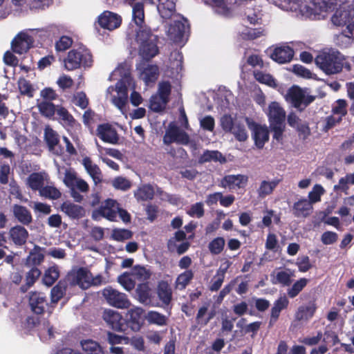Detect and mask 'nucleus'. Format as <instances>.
Instances as JSON below:
<instances>
[{
    "label": "nucleus",
    "mask_w": 354,
    "mask_h": 354,
    "mask_svg": "<svg viewBox=\"0 0 354 354\" xmlns=\"http://www.w3.org/2000/svg\"><path fill=\"white\" fill-rule=\"evenodd\" d=\"M315 63L326 75H334L342 72L343 68L351 70V64L337 50L329 48L321 51L315 57Z\"/></svg>",
    "instance_id": "nucleus-1"
},
{
    "label": "nucleus",
    "mask_w": 354,
    "mask_h": 354,
    "mask_svg": "<svg viewBox=\"0 0 354 354\" xmlns=\"http://www.w3.org/2000/svg\"><path fill=\"white\" fill-rule=\"evenodd\" d=\"M157 294L162 306H169L172 300V289L166 281H160L157 286Z\"/></svg>",
    "instance_id": "nucleus-30"
},
{
    "label": "nucleus",
    "mask_w": 354,
    "mask_h": 354,
    "mask_svg": "<svg viewBox=\"0 0 354 354\" xmlns=\"http://www.w3.org/2000/svg\"><path fill=\"white\" fill-rule=\"evenodd\" d=\"M133 274L137 280L148 282V280L151 278V272L144 266H136L133 268Z\"/></svg>",
    "instance_id": "nucleus-53"
},
{
    "label": "nucleus",
    "mask_w": 354,
    "mask_h": 354,
    "mask_svg": "<svg viewBox=\"0 0 354 354\" xmlns=\"http://www.w3.org/2000/svg\"><path fill=\"white\" fill-rule=\"evenodd\" d=\"M307 284V279H300L297 281L288 290V295L290 298H294L303 290Z\"/></svg>",
    "instance_id": "nucleus-61"
},
{
    "label": "nucleus",
    "mask_w": 354,
    "mask_h": 354,
    "mask_svg": "<svg viewBox=\"0 0 354 354\" xmlns=\"http://www.w3.org/2000/svg\"><path fill=\"white\" fill-rule=\"evenodd\" d=\"M13 216L19 223L24 225H29L33 218L30 211L25 206L15 204L12 207Z\"/></svg>",
    "instance_id": "nucleus-27"
},
{
    "label": "nucleus",
    "mask_w": 354,
    "mask_h": 354,
    "mask_svg": "<svg viewBox=\"0 0 354 354\" xmlns=\"http://www.w3.org/2000/svg\"><path fill=\"white\" fill-rule=\"evenodd\" d=\"M133 19L137 26H142L145 20L144 5L141 2L136 3L133 6Z\"/></svg>",
    "instance_id": "nucleus-50"
},
{
    "label": "nucleus",
    "mask_w": 354,
    "mask_h": 354,
    "mask_svg": "<svg viewBox=\"0 0 354 354\" xmlns=\"http://www.w3.org/2000/svg\"><path fill=\"white\" fill-rule=\"evenodd\" d=\"M281 181V179L279 178H275L272 181L263 180L257 190L259 196L265 197L271 194Z\"/></svg>",
    "instance_id": "nucleus-40"
},
{
    "label": "nucleus",
    "mask_w": 354,
    "mask_h": 354,
    "mask_svg": "<svg viewBox=\"0 0 354 354\" xmlns=\"http://www.w3.org/2000/svg\"><path fill=\"white\" fill-rule=\"evenodd\" d=\"M331 21L336 26H346V30L337 36V41L344 38L351 40L354 37L353 8H344L342 7L337 8L331 17Z\"/></svg>",
    "instance_id": "nucleus-3"
},
{
    "label": "nucleus",
    "mask_w": 354,
    "mask_h": 354,
    "mask_svg": "<svg viewBox=\"0 0 354 354\" xmlns=\"http://www.w3.org/2000/svg\"><path fill=\"white\" fill-rule=\"evenodd\" d=\"M194 273L192 270H187L178 275L174 285L175 288L179 290H183L194 279Z\"/></svg>",
    "instance_id": "nucleus-36"
},
{
    "label": "nucleus",
    "mask_w": 354,
    "mask_h": 354,
    "mask_svg": "<svg viewBox=\"0 0 354 354\" xmlns=\"http://www.w3.org/2000/svg\"><path fill=\"white\" fill-rule=\"evenodd\" d=\"M294 50L288 46L277 47L271 54V58L279 64L290 62L294 56Z\"/></svg>",
    "instance_id": "nucleus-25"
},
{
    "label": "nucleus",
    "mask_w": 354,
    "mask_h": 354,
    "mask_svg": "<svg viewBox=\"0 0 354 354\" xmlns=\"http://www.w3.org/2000/svg\"><path fill=\"white\" fill-rule=\"evenodd\" d=\"M299 121V117L294 112H290L287 117L288 124L292 127L297 128L299 132V136L304 134V138H306V134H308L310 129L308 124H300Z\"/></svg>",
    "instance_id": "nucleus-39"
},
{
    "label": "nucleus",
    "mask_w": 354,
    "mask_h": 354,
    "mask_svg": "<svg viewBox=\"0 0 354 354\" xmlns=\"http://www.w3.org/2000/svg\"><path fill=\"white\" fill-rule=\"evenodd\" d=\"M134 195L138 201H147L153 198L154 189L151 185H144L137 189Z\"/></svg>",
    "instance_id": "nucleus-43"
},
{
    "label": "nucleus",
    "mask_w": 354,
    "mask_h": 354,
    "mask_svg": "<svg viewBox=\"0 0 354 354\" xmlns=\"http://www.w3.org/2000/svg\"><path fill=\"white\" fill-rule=\"evenodd\" d=\"M189 30V25L187 19L182 17V20L174 21L169 28L168 32L175 43H180L187 31Z\"/></svg>",
    "instance_id": "nucleus-19"
},
{
    "label": "nucleus",
    "mask_w": 354,
    "mask_h": 354,
    "mask_svg": "<svg viewBox=\"0 0 354 354\" xmlns=\"http://www.w3.org/2000/svg\"><path fill=\"white\" fill-rule=\"evenodd\" d=\"M336 6L337 0H311V15H314L313 19H324Z\"/></svg>",
    "instance_id": "nucleus-12"
},
{
    "label": "nucleus",
    "mask_w": 354,
    "mask_h": 354,
    "mask_svg": "<svg viewBox=\"0 0 354 354\" xmlns=\"http://www.w3.org/2000/svg\"><path fill=\"white\" fill-rule=\"evenodd\" d=\"M122 17L117 13L105 10L98 17V24L101 28L113 30L122 24Z\"/></svg>",
    "instance_id": "nucleus-15"
},
{
    "label": "nucleus",
    "mask_w": 354,
    "mask_h": 354,
    "mask_svg": "<svg viewBox=\"0 0 354 354\" xmlns=\"http://www.w3.org/2000/svg\"><path fill=\"white\" fill-rule=\"evenodd\" d=\"M37 108L41 115L46 118L51 119L57 111V105L52 102L41 101L37 104Z\"/></svg>",
    "instance_id": "nucleus-41"
},
{
    "label": "nucleus",
    "mask_w": 354,
    "mask_h": 354,
    "mask_svg": "<svg viewBox=\"0 0 354 354\" xmlns=\"http://www.w3.org/2000/svg\"><path fill=\"white\" fill-rule=\"evenodd\" d=\"M73 44V39L68 36H62L55 43V49L57 51H65Z\"/></svg>",
    "instance_id": "nucleus-64"
},
{
    "label": "nucleus",
    "mask_w": 354,
    "mask_h": 354,
    "mask_svg": "<svg viewBox=\"0 0 354 354\" xmlns=\"http://www.w3.org/2000/svg\"><path fill=\"white\" fill-rule=\"evenodd\" d=\"M187 214L191 217L201 218L204 216L205 210L203 203L198 202L191 205Z\"/></svg>",
    "instance_id": "nucleus-62"
},
{
    "label": "nucleus",
    "mask_w": 354,
    "mask_h": 354,
    "mask_svg": "<svg viewBox=\"0 0 354 354\" xmlns=\"http://www.w3.org/2000/svg\"><path fill=\"white\" fill-rule=\"evenodd\" d=\"M55 115L56 119L66 129H73L77 123L73 115L62 105H57Z\"/></svg>",
    "instance_id": "nucleus-24"
},
{
    "label": "nucleus",
    "mask_w": 354,
    "mask_h": 354,
    "mask_svg": "<svg viewBox=\"0 0 354 354\" xmlns=\"http://www.w3.org/2000/svg\"><path fill=\"white\" fill-rule=\"evenodd\" d=\"M44 248L35 245L26 258V266L37 268L44 260Z\"/></svg>",
    "instance_id": "nucleus-32"
},
{
    "label": "nucleus",
    "mask_w": 354,
    "mask_h": 354,
    "mask_svg": "<svg viewBox=\"0 0 354 354\" xmlns=\"http://www.w3.org/2000/svg\"><path fill=\"white\" fill-rule=\"evenodd\" d=\"M248 181V177L243 174L225 175L220 181L219 186L230 190L243 189Z\"/></svg>",
    "instance_id": "nucleus-13"
},
{
    "label": "nucleus",
    "mask_w": 354,
    "mask_h": 354,
    "mask_svg": "<svg viewBox=\"0 0 354 354\" xmlns=\"http://www.w3.org/2000/svg\"><path fill=\"white\" fill-rule=\"evenodd\" d=\"M231 133H233L235 138L240 142H244L248 138L245 127L243 124H235Z\"/></svg>",
    "instance_id": "nucleus-59"
},
{
    "label": "nucleus",
    "mask_w": 354,
    "mask_h": 354,
    "mask_svg": "<svg viewBox=\"0 0 354 354\" xmlns=\"http://www.w3.org/2000/svg\"><path fill=\"white\" fill-rule=\"evenodd\" d=\"M44 138L50 151L57 156L64 153V149L59 145V136L55 130L49 127H46L44 130Z\"/></svg>",
    "instance_id": "nucleus-17"
},
{
    "label": "nucleus",
    "mask_w": 354,
    "mask_h": 354,
    "mask_svg": "<svg viewBox=\"0 0 354 354\" xmlns=\"http://www.w3.org/2000/svg\"><path fill=\"white\" fill-rule=\"evenodd\" d=\"M64 62L67 71L88 68L93 66V57L91 50L86 46L81 44L68 51Z\"/></svg>",
    "instance_id": "nucleus-2"
},
{
    "label": "nucleus",
    "mask_w": 354,
    "mask_h": 354,
    "mask_svg": "<svg viewBox=\"0 0 354 354\" xmlns=\"http://www.w3.org/2000/svg\"><path fill=\"white\" fill-rule=\"evenodd\" d=\"M289 304L288 299L285 297H280L278 299H277L274 306L271 309V315L270 319V325H272L273 323L276 322L278 319L280 313L282 310L286 309Z\"/></svg>",
    "instance_id": "nucleus-34"
},
{
    "label": "nucleus",
    "mask_w": 354,
    "mask_h": 354,
    "mask_svg": "<svg viewBox=\"0 0 354 354\" xmlns=\"http://www.w3.org/2000/svg\"><path fill=\"white\" fill-rule=\"evenodd\" d=\"M292 212L298 218L308 216L310 214V200L303 198L295 203Z\"/></svg>",
    "instance_id": "nucleus-37"
},
{
    "label": "nucleus",
    "mask_w": 354,
    "mask_h": 354,
    "mask_svg": "<svg viewBox=\"0 0 354 354\" xmlns=\"http://www.w3.org/2000/svg\"><path fill=\"white\" fill-rule=\"evenodd\" d=\"M254 76L256 80L261 84H265L270 86H275V80L273 77L267 73H264L262 71H257L254 72Z\"/></svg>",
    "instance_id": "nucleus-56"
},
{
    "label": "nucleus",
    "mask_w": 354,
    "mask_h": 354,
    "mask_svg": "<svg viewBox=\"0 0 354 354\" xmlns=\"http://www.w3.org/2000/svg\"><path fill=\"white\" fill-rule=\"evenodd\" d=\"M61 209L72 219H79L85 215V210L82 206L68 201L62 204Z\"/></svg>",
    "instance_id": "nucleus-31"
},
{
    "label": "nucleus",
    "mask_w": 354,
    "mask_h": 354,
    "mask_svg": "<svg viewBox=\"0 0 354 354\" xmlns=\"http://www.w3.org/2000/svg\"><path fill=\"white\" fill-rule=\"evenodd\" d=\"M82 165L95 185L102 181L103 176L100 168L96 164L93 163L90 157H84L82 159Z\"/></svg>",
    "instance_id": "nucleus-29"
},
{
    "label": "nucleus",
    "mask_w": 354,
    "mask_h": 354,
    "mask_svg": "<svg viewBox=\"0 0 354 354\" xmlns=\"http://www.w3.org/2000/svg\"><path fill=\"white\" fill-rule=\"evenodd\" d=\"M102 295L106 302L111 306L120 308H129L131 303L125 293L114 289L111 286H107L102 290Z\"/></svg>",
    "instance_id": "nucleus-6"
},
{
    "label": "nucleus",
    "mask_w": 354,
    "mask_h": 354,
    "mask_svg": "<svg viewBox=\"0 0 354 354\" xmlns=\"http://www.w3.org/2000/svg\"><path fill=\"white\" fill-rule=\"evenodd\" d=\"M145 311L142 308L136 307L127 313V330L130 328L133 331H139L144 324Z\"/></svg>",
    "instance_id": "nucleus-16"
},
{
    "label": "nucleus",
    "mask_w": 354,
    "mask_h": 354,
    "mask_svg": "<svg viewBox=\"0 0 354 354\" xmlns=\"http://www.w3.org/2000/svg\"><path fill=\"white\" fill-rule=\"evenodd\" d=\"M65 281H59L50 290V308L54 309L58 301L64 296L66 291Z\"/></svg>",
    "instance_id": "nucleus-33"
},
{
    "label": "nucleus",
    "mask_w": 354,
    "mask_h": 354,
    "mask_svg": "<svg viewBox=\"0 0 354 354\" xmlns=\"http://www.w3.org/2000/svg\"><path fill=\"white\" fill-rule=\"evenodd\" d=\"M270 124H285L286 111L277 102L270 103L268 107Z\"/></svg>",
    "instance_id": "nucleus-23"
},
{
    "label": "nucleus",
    "mask_w": 354,
    "mask_h": 354,
    "mask_svg": "<svg viewBox=\"0 0 354 354\" xmlns=\"http://www.w3.org/2000/svg\"><path fill=\"white\" fill-rule=\"evenodd\" d=\"M91 272L86 267H80L71 270L66 276V280L71 286H79L82 289L91 287Z\"/></svg>",
    "instance_id": "nucleus-8"
},
{
    "label": "nucleus",
    "mask_w": 354,
    "mask_h": 354,
    "mask_svg": "<svg viewBox=\"0 0 354 354\" xmlns=\"http://www.w3.org/2000/svg\"><path fill=\"white\" fill-rule=\"evenodd\" d=\"M171 93V84L169 81H162L158 83L156 94L165 101V99L169 102V97Z\"/></svg>",
    "instance_id": "nucleus-52"
},
{
    "label": "nucleus",
    "mask_w": 354,
    "mask_h": 354,
    "mask_svg": "<svg viewBox=\"0 0 354 354\" xmlns=\"http://www.w3.org/2000/svg\"><path fill=\"white\" fill-rule=\"evenodd\" d=\"M189 137L188 134L179 129L174 122L169 124L165 134L163 136V142L165 145H170L173 142H179L183 145L188 144Z\"/></svg>",
    "instance_id": "nucleus-10"
},
{
    "label": "nucleus",
    "mask_w": 354,
    "mask_h": 354,
    "mask_svg": "<svg viewBox=\"0 0 354 354\" xmlns=\"http://www.w3.org/2000/svg\"><path fill=\"white\" fill-rule=\"evenodd\" d=\"M41 274V270L37 267H32L26 274V283L20 287V291L26 292L36 282Z\"/></svg>",
    "instance_id": "nucleus-35"
},
{
    "label": "nucleus",
    "mask_w": 354,
    "mask_h": 354,
    "mask_svg": "<svg viewBox=\"0 0 354 354\" xmlns=\"http://www.w3.org/2000/svg\"><path fill=\"white\" fill-rule=\"evenodd\" d=\"M82 349L88 354H104L101 346L95 341L86 339L81 342Z\"/></svg>",
    "instance_id": "nucleus-45"
},
{
    "label": "nucleus",
    "mask_w": 354,
    "mask_h": 354,
    "mask_svg": "<svg viewBox=\"0 0 354 354\" xmlns=\"http://www.w3.org/2000/svg\"><path fill=\"white\" fill-rule=\"evenodd\" d=\"M158 37L150 30L142 29L137 33V41L139 43V55L145 61H150L159 53Z\"/></svg>",
    "instance_id": "nucleus-4"
},
{
    "label": "nucleus",
    "mask_w": 354,
    "mask_h": 354,
    "mask_svg": "<svg viewBox=\"0 0 354 354\" xmlns=\"http://www.w3.org/2000/svg\"><path fill=\"white\" fill-rule=\"evenodd\" d=\"M9 235L15 245L22 246L26 243L29 234L24 226L17 225L10 229Z\"/></svg>",
    "instance_id": "nucleus-28"
},
{
    "label": "nucleus",
    "mask_w": 354,
    "mask_h": 354,
    "mask_svg": "<svg viewBox=\"0 0 354 354\" xmlns=\"http://www.w3.org/2000/svg\"><path fill=\"white\" fill-rule=\"evenodd\" d=\"M28 306L31 312L35 315H43L46 308L49 314L53 313L50 304L48 303L45 293L38 291H31L28 294Z\"/></svg>",
    "instance_id": "nucleus-7"
},
{
    "label": "nucleus",
    "mask_w": 354,
    "mask_h": 354,
    "mask_svg": "<svg viewBox=\"0 0 354 354\" xmlns=\"http://www.w3.org/2000/svg\"><path fill=\"white\" fill-rule=\"evenodd\" d=\"M273 283H281L284 286H288L291 284V274L286 271L278 272L275 277V281H272Z\"/></svg>",
    "instance_id": "nucleus-63"
},
{
    "label": "nucleus",
    "mask_w": 354,
    "mask_h": 354,
    "mask_svg": "<svg viewBox=\"0 0 354 354\" xmlns=\"http://www.w3.org/2000/svg\"><path fill=\"white\" fill-rule=\"evenodd\" d=\"M169 103V101L165 99V101L160 98V96L156 93L152 95L149 100V108L155 113L163 111Z\"/></svg>",
    "instance_id": "nucleus-44"
},
{
    "label": "nucleus",
    "mask_w": 354,
    "mask_h": 354,
    "mask_svg": "<svg viewBox=\"0 0 354 354\" xmlns=\"http://www.w3.org/2000/svg\"><path fill=\"white\" fill-rule=\"evenodd\" d=\"M106 341L112 346L120 344H128L130 339L128 337L124 335H119L113 332L107 331L106 333Z\"/></svg>",
    "instance_id": "nucleus-55"
},
{
    "label": "nucleus",
    "mask_w": 354,
    "mask_h": 354,
    "mask_svg": "<svg viewBox=\"0 0 354 354\" xmlns=\"http://www.w3.org/2000/svg\"><path fill=\"white\" fill-rule=\"evenodd\" d=\"M147 317L148 322L151 324H154L160 326H166L167 324V319L166 316L158 312L149 311Z\"/></svg>",
    "instance_id": "nucleus-54"
},
{
    "label": "nucleus",
    "mask_w": 354,
    "mask_h": 354,
    "mask_svg": "<svg viewBox=\"0 0 354 354\" xmlns=\"http://www.w3.org/2000/svg\"><path fill=\"white\" fill-rule=\"evenodd\" d=\"M118 282L127 290L131 291L135 288L136 282L131 277V274L125 272L118 276Z\"/></svg>",
    "instance_id": "nucleus-49"
},
{
    "label": "nucleus",
    "mask_w": 354,
    "mask_h": 354,
    "mask_svg": "<svg viewBox=\"0 0 354 354\" xmlns=\"http://www.w3.org/2000/svg\"><path fill=\"white\" fill-rule=\"evenodd\" d=\"M18 87L21 95H27L30 97L33 96L34 89L32 86L25 78H19L18 80Z\"/></svg>",
    "instance_id": "nucleus-57"
},
{
    "label": "nucleus",
    "mask_w": 354,
    "mask_h": 354,
    "mask_svg": "<svg viewBox=\"0 0 354 354\" xmlns=\"http://www.w3.org/2000/svg\"><path fill=\"white\" fill-rule=\"evenodd\" d=\"M286 101L298 111H303L310 104V95L297 85L290 86L285 95Z\"/></svg>",
    "instance_id": "nucleus-5"
},
{
    "label": "nucleus",
    "mask_w": 354,
    "mask_h": 354,
    "mask_svg": "<svg viewBox=\"0 0 354 354\" xmlns=\"http://www.w3.org/2000/svg\"><path fill=\"white\" fill-rule=\"evenodd\" d=\"M289 3H292L291 9L294 8L298 11L302 16L306 18L310 17V6L306 0H286Z\"/></svg>",
    "instance_id": "nucleus-46"
},
{
    "label": "nucleus",
    "mask_w": 354,
    "mask_h": 354,
    "mask_svg": "<svg viewBox=\"0 0 354 354\" xmlns=\"http://www.w3.org/2000/svg\"><path fill=\"white\" fill-rule=\"evenodd\" d=\"M133 233L127 229H114L112 232V238L117 241H123L132 238Z\"/></svg>",
    "instance_id": "nucleus-58"
},
{
    "label": "nucleus",
    "mask_w": 354,
    "mask_h": 354,
    "mask_svg": "<svg viewBox=\"0 0 354 354\" xmlns=\"http://www.w3.org/2000/svg\"><path fill=\"white\" fill-rule=\"evenodd\" d=\"M137 68L140 71V79L147 86L150 84H154L160 75L159 67L156 64H142Z\"/></svg>",
    "instance_id": "nucleus-20"
},
{
    "label": "nucleus",
    "mask_w": 354,
    "mask_h": 354,
    "mask_svg": "<svg viewBox=\"0 0 354 354\" xmlns=\"http://www.w3.org/2000/svg\"><path fill=\"white\" fill-rule=\"evenodd\" d=\"M97 135L104 142L115 145L119 140L116 130L109 123L99 124Z\"/></svg>",
    "instance_id": "nucleus-21"
},
{
    "label": "nucleus",
    "mask_w": 354,
    "mask_h": 354,
    "mask_svg": "<svg viewBox=\"0 0 354 354\" xmlns=\"http://www.w3.org/2000/svg\"><path fill=\"white\" fill-rule=\"evenodd\" d=\"M212 161L223 163L225 162L226 159L220 151L209 150H205L198 158V162L201 164Z\"/></svg>",
    "instance_id": "nucleus-38"
},
{
    "label": "nucleus",
    "mask_w": 354,
    "mask_h": 354,
    "mask_svg": "<svg viewBox=\"0 0 354 354\" xmlns=\"http://www.w3.org/2000/svg\"><path fill=\"white\" fill-rule=\"evenodd\" d=\"M44 178L41 173L33 172L27 178L28 186L34 191H39L44 186Z\"/></svg>",
    "instance_id": "nucleus-42"
},
{
    "label": "nucleus",
    "mask_w": 354,
    "mask_h": 354,
    "mask_svg": "<svg viewBox=\"0 0 354 354\" xmlns=\"http://www.w3.org/2000/svg\"><path fill=\"white\" fill-rule=\"evenodd\" d=\"M333 114L339 115V117L345 116L347 114V102L344 99H339L335 102V105L332 108Z\"/></svg>",
    "instance_id": "nucleus-60"
},
{
    "label": "nucleus",
    "mask_w": 354,
    "mask_h": 354,
    "mask_svg": "<svg viewBox=\"0 0 354 354\" xmlns=\"http://www.w3.org/2000/svg\"><path fill=\"white\" fill-rule=\"evenodd\" d=\"M103 319L112 330L118 332L127 331L126 319L118 311L106 310L103 313Z\"/></svg>",
    "instance_id": "nucleus-11"
},
{
    "label": "nucleus",
    "mask_w": 354,
    "mask_h": 354,
    "mask_svg": "<svg viewBox=\"0 0 354 354\" xmlns=\"http://www.w3.org/2000/svg\"><path fill=\"white\" fill-rule=\"evenodd\" d=\"M59 277V271L55 266L50 267L43 277V283L50 287L53 286Z\"/></svg>",
    "instance_id": "nucleus-48"
},
{
    "label": "nucleus",
    "mask_w": 354,
    "mask_h": 354,
    "mask_svg": "<svg viewBox=\"0 0 354 354\" xmlns=\"http://www.w3.org/2000/svg\"><path fill=\"white\" fill-rule=\"evenodd\" d=\"M34 39L32 36L26 32H19L11 43L14 53L21 55L26 53L32 47Z\"/></svg>",
    "instance_id": "nucleus-14"
},
{
    "label": "nucleus",
    "mask_w": 354,
    "mask_h": 354,
    "mask_svg": "<svg viewBox=\"0 0 354 354\" xmlns=\"http://www.w3.org/2000/svg\"><path fill=\"white\" fill-rule=\"evenodd\" d=\"M118 205L119 203L115 200L109 198L97 209L93 212V216L97 214L110 221H115Z\"/></svg>",
    "instance_id": "nucleus-18"
},
{
    "label": "nucleus",
    "mask_w": 354,
    "mask_h": 354,
    "mask_svg": "<svg viewBox=\"0 0 354 354\" xmlns=\"http://www.w3.org/2000/svg\"><path fill=\"white\" fill-rule=\"evenodd\" d=\"M39 195L46 198L56 200L61 197L60 191L53 186L46 185L39 190Z\"/></svg>",
    "instance_id": "nucleus-51"
},
{
    "label": "nucleus",
    "mask_w": 354,
    "mask_h": 354,
    "mask_svg": "<svg viewBox=\"0 0 354 354\" xmlns=\"http://www.w3.org/2000/svg\"><path fill=\"white\" fill-rule=\"evenodd\" d=\"M157 10L160 16L164 19H171L176 12L177 0H157Z\"/></svg>",
    "instance_id": "nucleus-26"
},
{
    "label": "nucleus",
    "mask_w": 354,
    "mask_h": 354,
    "mask_svg": "<svg viewBox=\"0 0 354 354\" xmlns=\"http://www.w3.org/2000/svg\"><path fill=\"white\" fill-rule=\"evenodd\" d=\"M135 298L145 306H161L159 301L155 299L149 282H142L137 285L135 290Z\"/></svg>",
    "instance_id": "nucleus-9"
},
{
    "label": "nucleus",
    "mask_w": 354,
    "mask_h": 354,
    "mask_svg": "<svg viewBox=\"0 0 354 354\" xmlns=\"http://www.w3.org/2000/svg\"><path fill=\"white\" fill-rule=\"evenodd\" d=\"M225 241L223 237L218 236L213 239L208 244V250L213 255L221 254L225 247Z\"/></svg>",
    "instance_id": "nucleus-47"
},
{
    "label": "nucleus",
    "mask_w": 354,
    "mask_h": 354,
    "mask_svg": "<svg viewBox=\"0 0 354 354\" xmlns=\"http://www.w3.org/2000/svg\"><path fill=\"white\" fill-rule=\"evenodd\" d=\"M252 138L254 144L258 149H261L269 140V130L267 127L255 122L252 123Z\"/></svg>",
    "instance_id": "nucleus-22"
}]
</instances>
